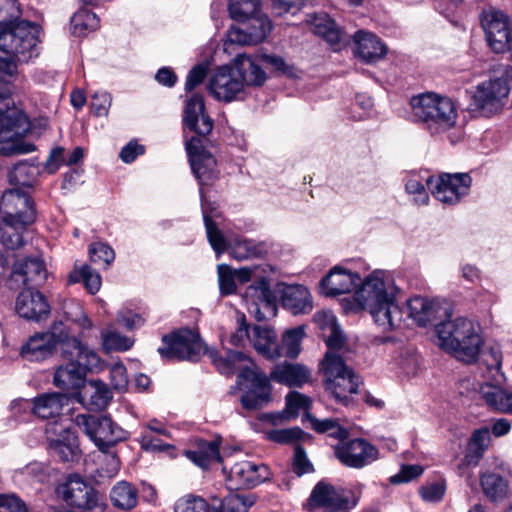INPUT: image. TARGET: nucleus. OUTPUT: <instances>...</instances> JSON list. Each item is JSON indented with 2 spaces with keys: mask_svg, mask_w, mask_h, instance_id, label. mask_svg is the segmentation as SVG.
<instances>
[{
  "mask_svg": "<svg viewBox=\"0 0 512 512\" xmlns=\"http://www.w3.org/2000/svg\"><path fill=\"white\" fill-rule=\"evenodd\" d=\"M306 416L311 422L312 428L318 433H326L330 437L339 439L340 442L348 436V431L336 419L326 418L319 420L309 414Z\"/></svg>",
  "mask_w": 512,
  "mask_h": 512,
  "instance_id": "obj_49",
  "label": "nucleus"
},
{
  "mask_svg": "<svg viewBox=\"0 0 512 512\" xmlns=\"http://www.w3.org/2000/svg\"><path fill=\"white\" fill-rule=\"evenodd\" d=\"M109 496L112 505L123 511L134 509L137 506L139 499L137 488L127 481L117 482L111 488Z\"/></svg>",
  "mask_w": 512,
  "mask_h": 512,
  "instance_id": "obj_38",
  "label": "nucleus"
},
{
  "mask_svg": "<svg viewBox=\"0 0 512 512\" xmlns=\"http://www.w3.org/2000/svg\"><path fill=\"white\" fill-rule=\"evenodd\" d=\"M231 66L235 74L242 81L244 89L246 86H260L265 82V72L260 67L257 60L249 55L238 54Z\"/></svg>",
  "mask_w": 512,
  "mask_h": 512,
  "instance_id": "obj_29",
  "label": "nucleus"
},
{
  "mask_svg": "<svg viewBox=\"0 0 512 512\" xmlns=\"http://www.w3.org/2000/svg\"><path fill=\"white\" fill-rule=\"evenodd\" d=\"M304 336L303 326L287 330L282 336L281 343H277L279 357L296 358L301 351V342Z\"/></svg>",
  "mask_w": 512,
  "mask_h": 512,
  "instance_id": "obj_43",
  "label": "nucleus"
},
{
  "mask_svg": "<svg viewBox=\"0 0 512 512\" xmlns=\"http://www.w3.org/2000/svg\"><path fill=\"white\" fill-rule=\"evenodd\" d=\"M74 422L99 451L112 448L128 435L107 415L78 414Z\"/></svg>",
  "mask_w": 512,
  "mask_h": 512,
  "instance_id": "obj_13",
  "label": "nucleus"
},
{
  "mask_svg": "<svg viewBox=\"0 0 512 512\" xmlns=\"http://www.w3.org/2000/svg\"><path fill=\"white\" fill-rule=\"evenodd\" d=\"M69 349L68 353H62L67 363L56 369L53 378L54 385L62 390L78 388L87 372L98 368L100 365L98 354L83 344L79 337L72 339Z\"/></svg>",
  "mask_w": 512,
  "mask_h": 512,
  "instance_id": "obj_10",
  "label": "nucleus"
},
{
  "mask_svg": "<svg viewBox=\"0 0 512 512\" xmlns=\"http://www.w3.org/2000/svg\"><path fill=\"white\" fill-rule=\"evenodd\" d=\"M406 192L415 195L414 201L419 205L428 203L429 196L424 184L417 178H410L405 184Z\"/></svg>",
  "mask_w": 512,
  "mask_h": 512,
  "instance_id": "obj_61",
  "label": "nucleus"
},
{
  "mask_svg": "<svg viewBox=\"0 0 512 512\" xmlns=\"http://www.w3.org/2000/svg\"><path fill=\"white\" fill-rule=\"evenodd\" d=\"M271 472L267 465L252 461H240L230 469L229 482L232 488H252L270 479Z\"/></svg>",
  "mask_w": 512,
  "mask_h": 512,
  "instance_id": "obj_23",
  "label": "nucleus"
},
{
  "mask_svg": "<svg viewBox=\"0 0 512 512\" xmlns=\"http://www.w3.org/2000/svg\"><path fill=\"white\" fill-rule=\"evenodd\" d=\"M481 26L494 52L501 53L508 49L512 40V29L504 12L494 8L484 10L481 14Z\"/></svg>",
  "mask_w": 512,
  "mask_h": 512,
  "instance_id": "obj_18",
  "label": "nucleus"
},
{
  "mask_svg": "<svg viewBox=\"0 0 512 512\" xmlns=\"http://www.w3.org/2000/svg\"><path fill=\"white\" fill-rule=\"evenodd\" d=\"M0 512H27L25 503L14 495H0Z\"/></svg>",
  "mask_w": 512,
  "mask_h": 512,
  "instance_id": "obj_64",
  "label": "nucleus"
},
{
  "mask_svg": "<svg viewBox=\"0 0 512 512\" xmlns=\"http://www.w3.org/2000/svg\"><path fill=\"white\" fill-rule=\"evenodd\" d=\"M502 359L499 346H491L483 352L484 382L479 386V394L490 409L512 414V391L503 386L506 377L501 370Z\"/></svg>",
  "mask_w": 512,
  "mask_h": 512,
  "instance_id": "obj_7",
  "label": "nucleus"
},
{
  "mask_svg": "<svg viewBox=\"0 0 512 512\" xmlns=\"http://www.w3.org/2000/svg\"><path fill=\"white\" fill-rule=\"evenodd\" d=\"M51 452L63 462H73L79 457V445L75 432L61 428L59 438L50 440Z\"/></svg>",
  "mask_w": 512,
  "mask_h": 512,
  "instance_id": "obj_33",
  "label": "nucleus"
},
{
  "mask_svg": "<svg viewBox=\"0 0 512 512\" xmlns=\"http://www.w3.org/2000/svg\"><path fill=\"white\" fill-rule=\"evenodd\" d=\"M199 191L207 239L212 249L215 251L217 258L226 251H228L234 259L239 261L261 257L266 253V246L263 242L241 237L227 240L217 224L213 221V217L217 216L216 209L212 207V204L208 200L206 201L204 199L202 188H200Z\"/></svg>",
  "mask_w": 512,
  "mask_h": 512,
  "instance_id": "obj_8",
  "label": "nucleus"
},
{
  "mask_svg": "<svg viewBox=\"0 0 512 512\" xmlns=\"http://www.w3.org/2000/svg\"><path fill=\"white\" fill-rule=\"evenodd\" d=\"M228 11L233 20L245 22L249 17L261 13L260 0H230Z\"/></svg>",
  "mask_w": 512,
  "mask_h": 512,
  "instance_id": "obj_47",
  "label": "nucleus"
},
{
  "mask_svg": "<svg viewBox=\"0 0 512 512\" xmlns=\"http://www.w3.org/2000/svg\"><path fill=\"white\" fill-rule=\"evenodd\" d=\"M162 341L163 346L158 348V352L163 358L197 361L207 352L218 371L224 375L234 374L237 364L247 360V355L241 351L227 350L225 355H220L216 350H207L200 335L191 329L165 335Z\"/></svg>",
  "mask_w": 512,
  "mask_h": 512,
  "instance_id": "obj_4",
  "label": "nucleus"
},
{
  "mask_svg": "<svg viewBox=\"0 0 512 512\" xmlns=\"http://www.w3.org/2000/svg\"><path fill=\"white\" fill-rule=\"evenodd\" d=\"M102 347L106 352L127 351L134 345V339L122 335L112 327H107L101 332Z\"/></svg>",
  "mask_w": 512,
  "mask_h": 512,
  "instance_id": "obj_46",
  "label": "nucleus"
},
{
  "mask_svg": "<svg viewBox=\"0 0 512 512\" xmlns=\"http://www.w3.org/2000/svg\"><path fill=\"white\" fill-rule=\"evenodd\" d=\"M252 504L245 496L233 494L225 497L219 508L212 507L211 512H247Z\"/></svg>",
  "mask_w": 512,
  "mask_h": 512,
  "instance_id": "obj_53",
  "label": "nucleus"
},
{
  "mask_svg": "<svg viewBox=\"0 0 512 512\" xmlns=\"http://www.w3.org/2000/svg\"><path fill=\"white\" fill-rule=\"evenodd\" d=\"M408 315L419 326H427L437 320L441 310L440 304L421 296H415L407 302Z\"/></svg>",
  "mask_w": 512,
  "mask_h": 512,
  "instance_id": "obj_30",
  "label": "nucleus"
},
{
  "mask_svg": "<svg viewBox=\"0 0 512 512\" xmlns=\"http://www.w3.org/2000/svg\"><path fill=\"white\" fill-rule=\"evenodd\" d=\"M355 53L366 63H374L387 54V46L371 32L357 31L353 36Z\"/></svg>",
  "mask_w": 512,
  "mask_h": 512,
  "instance_id": "obj_28",
  "label": "nucleus"
},
{
  "mask_svg": "<svg viewBox=\"0 0 512 512\" xmlns=\"http://www.w3.org/2000/svg\"><path fill=\"white\" fill-rule=\"evenodd\" d=\"M112 104V97L106 91L95 92L91 97V110L97 117L107 116Z\"/></svg>",
  "mask_w": 512,
  "mask_h": 512,
  "instance_id": "obj_57",
  "label": "nucleus"
},
{
  "mask_svg": "<svg viewBox=\"0 0 512 512\" xmlns=\"http://www.w3.org/2000/svg\"><path fill=\"white\" fill-rule=\"evenodd\" d=\"M472 179L468 173H442L426 180L428 189L440 202L448 205L457 204L469 193Z\"/></svg>",
  "mask_w": 512,
  "mask_h": 512,
  "instance_id": "obj_16",
  "label": "nucleus"
},
{
  "mask_svg": "<svg viewBox=\"0 0 512 512\" xmlns=\"http://www.w3.org/2000/svg\"><path fill=\"white\" fill-rule=\"evenodd\" d=\"M276 333L274 330L260 326H254L252 343L255 350L268 359L279 357Z\"/></svg>",
  "mask_w": 512,
  "mask_h": 512,
  "instance_id": "obj_39",
  "label": "nucleus"
},
{
  "mask_svg": "<svg viewBox=\"0 0 512 512\" xmlns=\"http://www.w3.org/2000/svg\"><path fill=\"white\" fill-rule=\"evenodd\" d=\"M97 471L101 477L112 478L117 475L120 470L121 462L115 452L110 449L100 451L97 457Z\"/></svg>",
  "mask_w": 512,
  "mask_h": 512,
  "instance_id": "obj_50",
  "label": "nucleus"
},
{
  "mask_svg": "<svg viewBox=\"0 0 512 512\" xmlns=\"http://www.w3.org/2000/svg\"><path fill=\"white\" fill-rule=\"evenodd\" d=\"M493 76L479 83L472 96L473 106L485 114L497 112L504 104L510 92L509 82L512 81V66L495 65Z\"/></svg>",
  "mask_w": 512,
  "mask_h": 512,
  "instance_id": "obj_12",
  "label": "nucleus"
},
{
  "mask_svg": "<svg viewBox=\"0 0 512 512\" xmlns=\"http://www.w3.org/2000/svg\"><path fill=\"white\" fill-rule=\"evenodd\" d=\"M87 394L89 397L87 405L91 410L104 409L112 398L108 386L102 381H91L90 390L85 391L83 400H86Z\"/></svg>",
  "mask_w": 512,
  "mask_h": 512,
  "instance_id": "obj_45",
  "label": "nucleus"
},
{
  "mask_svg": "<svg viewBox=\"0 0 512 512\" xmlns=\"http://www.w3.org/2000/svg\"><path fill=\"white\" fill-rule=\"evenodd\" d=\"M338 460L350 468H363L376 461L379 451L376 446L362 438L341 441L334 447Z\"/></svg>",
  "mask_w": 512,
  "mask_h": 512,
  "instance_id": "obj_19",
  "label": "nucleus"
},
{
  "mask_svg": "<svg viewBox=\"0 0 512 512\" xmlns=\"http://www.w3.org/2000/svg\"><path fill=\"white\" fill-rule=\"evenodd\" d=\"M303 431L299 427H292L287 429H275L269 432V439L281 443L292 444L302 439Z\"/></svg>",
  "mask_w": 512,
  "mask_h": 512,
  "instance_id": "obj_55",
  "label": "nucleus"
},
{
  "mask_svg": "<svg viewBox=\"0 0 512 512\" xmlns=\"http://www.w3.org/2000/svg\"><path fill=\"white\" fill-rule=\"evenodd\" d=\"M17 0H0V29L19 16Z\"/></svg>",
  "mask_w": 512,
  "mask_h": 512,
  "instance_id": "obj_62",
  "label": "nucleus"
},
{
  "mask_svg": "<svg viewBox=\"0 0 512 512\" xmlns=\"http://www.w3.org/2000/svg\"><path fill=\"white\" fill-rule=\"evenodd\" d=\"M47 278L44 261L39 257H27L17 260L12 268L10 281L17 286L35 288L41 286Z\"/></svg>",
  "mask_w": 512,
  "mask_h": 512,
  "instance_id": "obj_24",
  "label": "nucleus"
},
{
  "mask_svg": "<svg viewBox=\"0 0 512 512\" xmlns=\"http://www.w3.org/2000/svg\"><path fill=\"white\" fill-rule=\"evenodd\" d=\"M185 146L192 172L200 186L214 181L217 178L216 160L205 150L203 140L198 136L191 137Z\"/></svg>",
  "mask_w": 512,
  "mask_h": 512,
  "instance_id": "obj_21",
  "label": "nucleus"
},
{
  "mask_svg": "<svg viewBox=\"0 0 512 512\" xmlns=\"http://www.w3.org/2000/svg\"><path fill=\"white\" fill-rule=\"evenodd\" d=\"M359 493L325 481L313 488L309 501L312 512H348L359 501Z\"/></svg>",
  "mask_w": 512,
  "mask_h": 512,
  "instance_id": "obj_14",
  "label": "nucleus"
},
{
  "mask_svg": "<svg viewBox=\"0 0 512 512\" xmlns=\"http://www.w3.org/2000/svg\"><path fill=\"white\" fill-rule=\"evenodd\" d=\"M71 31L75 36H84L100 26L99 17L88 9H79L71 18Z\"/></svg>",
  "mask_w": 512,
  "mask_h": 512,
  "instance_id": "obj_44",
  "label": "nucleus"
},
{
  "mask_svg": "<svg viewBox=\"0 0 512 512\" xmlns=\"http://www.w3.org/2000/svg\"><path fill=\"white\" fill-rule=\"evenodd\" d=\"M436 333L440 347L452 353L457 359L472 363L477 359L482 339L471 320L463 317L439 323Z\"/></svg>",
  "mask_w": 512,
  "mask_h": 512,
  "instance_id": "obj_5",
  "label": "nucleus"
},
{
  "mask_svg": "<svg viewBox=\"0 0 512 512\" xmlns=\"http://www.w3.org/2000/svg\"><path fill=\"white\" fill-rule=\"evenodd\" d=\"M291 465L293 472L298 477L314 471L312 463L308 459L305 450L300 445L295 446Z\"/></svg>",
  "mask_w": 512,
  "mask_h": 512,
  "instance_id": "obj_54",
  "label": "nucleus"
},
{
  "mask_svg": "<svg viewBox=\"0 0 512 512\" xmlns=\"http://www.w3.org/2000/svg\"><path fill=\"white\" fill-rule=\"evenodd\" d=\"M91 261L103 262L110 265L115 259L114 250L107 244L102 242L92 243L89 247Z\"/></svg>",
  "mask_w": 512,
  "mask_h": 512,
  "instance_id": "obj_56",
  "label": "nucleus"
},
{
  "mask_svg": "<svg viewBox=\"0 0 512 512\" xmlns=\"http://www.w3.org/2000/svg\"><path fill=\"white\" fill-rule=\"evenodd\" d=\"M53 468L43 462L33 461L15 471L14 480L20 484L48 483L53 474Z\"/></svg>",
  "mask_w": 512,
  "mask_h": 512,
  "instance_id": "obj_37",
  "label": "nucleus"
},
{
  "mask_svg": "<svg viewBox=\"0 0 512 512\" xmlns=\"http://www.w3.org/2000/svg\"><path fill=\"white\" fill-rule=\"evenodd\" d=\"M359 286L354 296L359 306L368 309L384 331L397 328L403 320V311L397 303L400 289L386 272L376 270L362 281L358 273L334 267L321 280V288L327 296L350 293Z\"/></svg>",
  "mask_w": 512,
  "mask_h": 512,
  "instance_id": "obj_2",
  "label": "nucleus"
},
{
  "mask_svg": "<svg viewBox=\"0 0 512 512\" xmlns=\"http://www.w3.org/2000/svg\"><path fill=\"white\" fill-rule=\"evenodd\" d=\"M56 493L68 505L96 512H105L107 505L99 493L82 477L70 475L67 480L57 486Z\"/></svg>",
  "mask_w": 512,
  "mask_h": 512,
  "instance_id": "obj_15",
  "label": "nucleus"
},
{
  "mask_svg": "<svg viewBox=\"0 0 512 512\" xmlns=\"http://www.w3.org/2000/svg\"><path fill=\"white\" fill-rule=\"evenodd\" d=\"M281 304L293 315L308 314L313 309V299L307 287L285 285L281 290Z\"/></svg>",
  "mask_w": 512,
  "mask_h": 512,
  "instance_id": "obj_27",
  "label": "nucleus"
},
{
  "mask_svg": "<svg viewBox=\"0 0 512 512\" xmlns=\"http://www.w3.org/2000/svg\"><path fill=\"white\" fill-rule=\"evenodd\" d=\"M76 337L71 334L66 323L53 321L47 330L30 335L22 343L19 355L24 361L44 362L52 358L59 349L61 353H68L69 344Z\"/></svg>",
  "mask_w": 512,
  "mask_h": 512,
  "instance_id": "obj_9",
  "label": "nucleus"
},
{
  "mask_svg": "<svg viewBox=\"0 0 512 512\" xmlns=\"http://www.w3.org/2000/svg\"><path fill=\"white\" fill-rule=\"evenodd\" d=\"M309 21L314 34L322 37L330 45H337L343 40V31L326 13H315Z\"/></svg>",
  "mask_w": 512,
  "mask_h": 512,
  "instance_id": "obj_36",
  "label": "nucleus"
},
{
  "mask_svg": "<svg viewBox=\"0 0 512 512\" xmlns=\"http://www.w3.org/2000/svg\"><path fill=\"white\" fill-rule=\"evenodd\" d=\"M110 380L113 388L119 392H122L127 388L128 376L124 364L118 362L111 366Z\"/></svg>",
  "mask_w": 512,
  "mask_h": 512,
  "instance_id": "obj_60",
  "label": "nucleus"
},
{
  "mask_svg": "<svg viewBox=\"0 0 512 512\" xmlns=\"http://www.w3.org/2000/svg\"><path fill=\"white\" fill-rule=\"evenodd\" d=\"M445 493V485L442 482H433L420 489L421 497L428 502L441 500Z\"/></svg>",
  "mask_w": 512,
  "mask_h": 512,
  "instance_id": "obj_63",
  "label": "nucleus"
},
{
  "mask_svg": "<svg viewBox=\"0 0 512 512\" xmlns=\"http://www.w3.org/2000/svg\"><path fill=\"white\" fill-rule=\"evenodd\" d=\"M204 111L205 104L201 95H193L186 101L183 124L199 136H206L213 129V121Z\"/></svg>",
  "mask_w": 512,
  "mask_h": 512,
  "instance_id": "obj_26",
  "label": "nucleus"
},
{
  "mask_svg": "<svg viewBox=\"0 0 512 512\" xmlns=\"http://www.w3.org/2000/svg\"><path fill=\"white\" fill-rule=\"evenodd\" d=\"M63 312L67 321L77 324L82 331L92 328L91 320L85 315L82 306L78 302L74 300L65 302Z\"/></svg>",
  "mask_w": 512,
  "mask_h": 512,
  "instance_id": "obj_51",
  "label": "nucleus"
},
{
  "mask_svg": "<svg viewBox=\"0 0 512 512\" xmlns=\"http://www.w3.org/2000/svg\"><path fill=\"white\" fill-rule=\"evenodd\" d=\"M68 401L67 395L63 393H45L33 400L31 411L42 419L55 418L61 414Z\"/></svg>",
  "mask_w": 512,
  "mask_h": 512,
  "instance_id": "obj_32",
  "label": "nucleus"
},
{
  "mask_svg": "<svg viewBox=\"0 0 512 512\" xmlns=\"http://www.w3.org/2000/svg\"><path fill=\"white\" fill-rule=\"evenodd\" d=\"M410 106L413 120L423 123L431 135L444 133L456 124L457 109L449 97L426 92L413 96Z\"/></svg>",
  "mask_w": 512,
  "mask_h": 512,
  "instance_id": "obj_6",
  "label": "nucleus"
},
{
  "mask_svg": "<svg viewBox=\"0 0 512 512\" xmlns=\"http://www.w3.org/2000/svg\"><path fill=\"white\" fill-rule=\"evenodd\" d=\"M28 224L2 216L0 220V242L8 249H18L23 245V232Z\"/></svg>",
  "mask_w": 512,
  "mask_h": 512,
  "instance_id": "obj_41",
  "label": "nucleus"
},
{
  "mask_svg": "<svg viewBox=\"0 0 512 512\" xmlns=\"http://www.w3.org/2000/svg\"><path fill=\"white\" fill-rule=\"evenodd\" d=\"M483 494L492 502L502 501L508 496V482L495 472H484L480 476Z\"/></svg>",
  "mask_w": 512,
  "mask_h": 512,
  "instance_id": "obj_40",
  "label": "nucleus"
},
{
  "mask_svg": "<svg viewBox=\"0 0 512 512\" xmlns=\"http://www.w3.org/2000/svg\"><path fill=\"white\" fill-rule=\"evenodd\" d=\"M16 311L24 319L39 322L50 314V305L40 291L26 288L17 297Z\"/></svg>",
  "mask_w": 512,
  "mask_h": 512,
  "instance_id": "obj_25",
  "label": "nucleus"
},
{
  "mask_svg": "<svg viewBox=\"0 0 512 512\" xmlns=\"http://www.w3.org/2000/svg\"><path fill=\"white\" fill-rule=\"evenodd\" d=\"M211 510L205 499L193 495L180 498L174 507L175 512H211Z\"/></svg>",
  "mask_w": 512,
  "mask_h": 512,
  "instance_id": "obj_52",
  "label": "nucleus"
},
{
  "mask_svg": "<svg viewBox=\"0 0 512 512\" xmlns=\"http://www.w3.org/2000/svg\"><path fill=\"white\" fill-rule=\"evenodd\" d=\"M249 290L255 298L254 312L256 313L258 320L264 319L266 317V313L275 314L276 296L270 288L268 279L261 277L249 287Z\"/></svg>",
  "mask_w": 512,
  "mask_h": 512,
  "instance_id": "obj_31",
  "label": "nucleus"
},
{
  "mask_svg": "<svg viewBox=\"0 0 512 512\" xmlns=\"http://www.w3.org/2000/svg\"><path fill=\"white\" fill-rule=\"evenodd\" d=\"M184 455L203 469H207L213 462L222 461L217 441L200 440L194 449L186 450Z\"/></svg>",
  "mask_w": 512,
  "mask_h": 512,
  "instance_id": "obj_34",
  "label": "nucleus"
},
{
  "mask_svg": "<svg viewBox=\"0 0 512 512\" xmlns=\"http://www.w3.org/2000/svg\"><path fill=\"white\" fill-rule=\"evenodd\" d=\"M239 26H232L228 31V39L231 43L241 45H254L262 42L272 29V24L267 15L260 13L249 17Z\"/></svg>",
  "mask_w": 512,
  "mask_h": 512,
  "instance_id": "obj_22",
  "label": "nucleus"
},
{
  "mask_svg": "<svg viewBox=\"0 0 512 512\" xmlns=\"http://www.w3.org/2000/svg\"><path fill=\"white\" fill-rule=\"evenodd\" d=\"M286 407L284 412L279 413L273 417V421L277 420H289L291 418H296L301 411L307 412L312 404L311 399L298 392L291 391L285 397Z\"/></svg>",
  "mask_w": 512,
  "mask_h": 512,
  "instance_id": "obj_42",
  "label": "nucleus"
},
{
  "mask_svg": "<svg viewBox=\"0 0 512 512\" xmlns=\"http://www.w3.org/2000/svg\"><path fill=\"white\" fill-rule=\"evenodd\" d=\"M237 369H240L237 383H248L241 403L249 410L262 408L271 400L270 380L287 387H302L311 379V372L305 365L287 361L276 364L269 377L258 369L248 356L247 360L237 364Z\"/></svg>",
  "mask_w": 512,
  "mask_h": 512,
  "instance_id": "obj_3",
  "label": "nucleus"
},
{
  "mask_svg": "<svg viewBox=\"0 0 512 512\" xmlns=\"http://www.w3.org/2000/svg\"><path fill=\"white\" fill-rule=\"evenodd\" d=\"M207 90L215 99L226 103L242 100L245 93L242 81L231 65H223L213 71L208 79Z\"/></svg>",
  "mask_w": 512,
  "mask_h": 512,
  "instance_id": "obj_17",
  "label": "nucleus"
},
{
  "mask_svg": "<svg viewBox=\"0 0 512 512\" xmlns=\"http://www.w3.org/2000/svg\"><path fill=\"white\" fill-rule=\"evenodd\" d=\"M71 283L83 282L85 288L95 294L101 287V277L98 272L88 265H83L79 269H75L69 276Z\"/></svg>",
  "mask_w": 512,
  "mask_h": 512,
  "instance_id": "obj_48",
  "label": "nucleus"
},
{
  "mask_svg": "<svg viewBox=\"0 0 512 512\" xmlns=\"http://www.w3.org/2000/svg\"><path fill=\"white\" fill-rule=\"evenodd\" d=\"M325 390L344 406L351 403L352 395L358 392L361 379L353 369L348 367L342 357L332 351L326 352L320 362Z\"/></svg>",
  "mask_w": 512,
  "mask_h": 512,
  "instance_id": "obj_11",
  "label": "nucleus"
},
{
  "mask_svg": "<svg viewBox=\"0 0 512 512\" xmlns=\"http://www.w3.org/2000/svg\"><path fill=\"white\" fill-rule=\"evenodd\" d=\"M490 441V431L484 427L474 431L469 442V450L474 451L477 457H480L488 447Z\"/></svg>",
  "mask_w": 512,
  "mask_h": 512,
  "instance_id": "obj_59",
  "label": "nucleus"
},
{
  "mask_svg": "<svg viewBox=\"0 0 512 512\" xmlns=\"http://www.w3.org/2000/svg\"><path fill=\"white\" fill-rule=\"evenodd\" d=\"M0 213L8 219H15L18 223L32 224L36 219L34 202L28 193L18 188H11L3 192L0 200Z\"/></svg>",
  "mask_w": 512,
  "mask_h": 512,
  "instance_id": "obj_20",
  "label": "nucleus"
},
{
  "mask_svg": "<svg viewBox=\"0 0 512 512\" xmlns=\"http://www.w3.org/2000/svg\"><path fill=\"white\" fill-rule=\"evenodd\" d=\"M40 174V166L30 161L16 163L8 174L9 183L14 188L32 187Z\"/></svg>",
  "mask_w": 512,
  "mask_h": 512,
  "instance_id": "obj_35",
  "label": "nucleus"
},
{
  "mask_svg": "<svg viewBox=\"0 0 512 512\" xmlns=\"http://www.w3.org/2000/svg\"><path fill=\"white\" fill-rule=\"evenodd\" d=\"M39 28L36 24L12 19L0 29V153L25 154L35 150L21 138L29 130L26 115L11 100L12 84L8 80L18 63H28L40 54Z\"/></svg>",
  "mask_w": 512,
  "mask_h": 512,
  "instance_id": "obj_1",
  "label": "nucleus"
},
{
  "mask_svg": "<svg viewBox=\"0 0 512 512\" xmlns=\"http://www.w3.org/2000/svg\"><path fill=\"white\" fill-rule=\"evenodd\" d=\"M219 288L222 294L230 295L236 290L235 276L231 268L226 264L217 267Z\"/></svg>",
  "mask_w": 512,
  "mask_h": 512,
  "instance_id": "obj_58",
  "label": "nucleus"
}]
</instances>
